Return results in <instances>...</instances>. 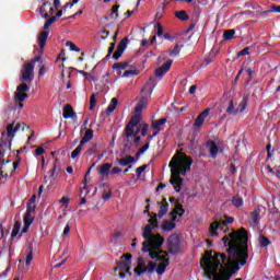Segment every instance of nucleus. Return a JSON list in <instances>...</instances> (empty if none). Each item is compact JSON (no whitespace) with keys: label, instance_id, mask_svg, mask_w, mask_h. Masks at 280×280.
<instances>
[{"label":"nucleus","instance_id":"obj_1","mask_svg":"<svg viewBox=\"0 0 280 280\" xmlns=\"http://www.w3.org/2000/svg\"><path fill=\"white\" fill-rule=\"evenodd\" d=\"M226 254L208 250L201 259V268L209 280H231L240 266L248 264V232L242 228L222 237Z\"/></svg>","mask_w":280,"mask_h":280},{"label":"nucleus","instance_id":"obj_2","mask_svg":"<svg viewBox=\"0 0 280 280\" xmlns=\"http://www.w3.org/2000/svg\"><path fill=\"white\" fill-rule=\"evenodd\" d=\"M191 165H194V160L185 153H177L172 158L168 164L171 168L170 183L173 185L176 194H180L183 189L184 179L180 176H185L187 172H191Z\"/></svg>","mask_w":280,"mask_h":280},{"label":"nucleus","instance_id":"obj_3","mask_svg":"<svg viewBox=\"0 0 280 280\" xmlns=\"http://www.w3.org/2000/svg\"><path fill=\"white\" fill-rule=\"evenodd\" d=\"M165 244V238L161 234L152 235L150 240L142 243V253H149L151 259L161 261L167 257L168 253L161 249V246Z\"/></svg>","mask_w":280,"mask_h":280},{"label":"nucleus","instance_id":"obj_4","mask_svg":"<svg viewBox=\"0 0 280 280\" xmlns=\"http://www.w3.org/2000/svg\"><path fill=\"white\" fill-rule=\"evenodd\" d=\"M36 62H40V57H35L33 60L24 65L21 78L22 82H32V80H34V65H36Z\"/></svg>","mask_w":280,"mask_h":280},{"label":"nucleus","instance_id":"obj_5","mask_svg":"<svg viewBox=\"0 0 280 280\" xmlns=\"http://www.w3.org/2000/svg\"><path fill=\"white\" fill-rule=\"evenodd\" d=\"M224 218V221H214L210 224V237H218V231H224V226H226V224H233V222L235 221L233 217L225 215Z\"/></svg>","mask_w":280,"mask_h":280},{"label":"nucleus","instance_id":"obj_6","mask_svg":"<svg viewBox=\"0 0 280 280\" xmlns=\"http://www.w3.org/2000/svg\"><path fill=\"white\" fill-rule=\"evenodd\" d=\"M120 261L118 262L116 270H120V272H127L129 277H132L130 272V259H132V254H125L120 257Z\"/></svg>","mask_w":280,"mask_h":280},{"label":"nucleus","instance_id":"obj_7","mask_svg":"<svg viewBox=\"0 0 280 280\" xmlns=\"http://www.w3.org/2000/svg\"><path fill=\"white\" fill-rule=\"evenodd\" d=\"M168 255H176L180 250V240L177 234H173L168 237Z\"/></svg>","mask_w":280,"mask_h":280},{"label":"nucleus","instance_id":"obj_8","mask_svg":"<svg viewBox=\"0 0 280 280\" xmlns=\"http://www.w3.org/2000/svg\"><path fill=\"white\" fill-rule=\"evenodd\" d=\"M142 115L135 114L127 126L125 127V130H127V137H130L132 135V128H136V126H139L141 124Z\"/></svg>","mask_w":280,"mask_h":280},{"label":"nucleus","instance_id":"obj_9","mask_svg":"<svg viewBox=\"0 0 280 280\" xmlns=\"http://www.w3.org/2000/svg\"><path fill=\"white\" fill-rule=\"evenodd\" d=\"M26 127H27L26 124H21V122L16 124L15 126H14V122L9 124L7 126V135L8 137H10V139H12L14 135H16V132H19L20 130L22 131L25 130Z\"/></svg>","mask_w":280,"mask_h":280},{"label":"nucleus","instance_id":"obj_10","mask_svg":"<svg viewBox=\"0 0 280 280\" xmlns=\"http://www.w3.org/2000/svg\"><path fill=\"white\" fill-rule=\"evenodd\" d=\"M209 113H211V108H206L203 112H201L194 122V128H202L205 125V119L209 117Z\"/></svg>","mask_w":280,"mask_h":280},{"label":"nucleus","instance_id":"obj_11","mask_svg":"<svg viewBox=\"0 0 280 280\" xmlns=\"http://www.w3.org/2000/svg\"><path fill=\"white\" fill-rule=\"evenodd\" d=\"M165 124H167V118H161L159 120L152 121L151 130L153 131V137L159 136L161 130H163V128H161V126H165Z\"/></svg>","mask_w":280,"mask_h":280},{"label":"nucleus","instance_id":"obj_12","mask_svg":"<svg viewBox=\"0 0 280 280\" xmlns=\"http://www.w3.org/2000/svg\"><path fill=\"white\" fill-rule=\"evenodd\" d=\"M172 60H167L162 67L155 70V78H163L172 69Z\"/></svg>","mask_w":280,"mask_h":280},{"label":"nucleus","instance_id":"obj_13","mask_svg":"<svg viewBox=\"0 0 280 280\" xmlns=\"http://www.w3.org/2000/svg\"><path fill=\"white\" fill-rule=\"evenodd\" d=\"M63 119H75L78 114L73 110V107L70 104L63 106Z\"/></svg>","mask_w":280,"mask_h":280},{"label":"nucleus","instance_id":"obj_14","mask_svg":"<svg viewBox=\"0 0 280 280\" xmlns=\"http://www.w3.org/2000/svg\"><path fill=\"white\" fill-rule=\"evenodd\" d=\"M160 210L158 212V218H163L167 214V211L170 210V203H167V199L163 198L162 202H158Z\"/></svg>","mask_w":280,"mask_h":280},{"label":"nucleus","instance_id":"obj_15","mask_svg":"<svg viewBox=\"0 0 280 280\" xmlns=\"http://www.w3.org/2000/svg\"><path fill=\"white\" fill-rule=\"evenodd\" d=\"M47 38H49V32L44 31L39 33L37 37V43L39 45V49L43 51L45 49V45H47Z\"/></svg>","mask_w":280,"mask_h":280},{"label":"nucleus","instance_id":"obj_16","mask_svg":"<svg viewBox=\"0 0 280 280\" xmlns=\"http://www.w3.org/2000/svg\"><path fill=\"white\" fill-rule=\"evenodd\" d=\"M147 106H148V98L145 96H142L139 103L135 107V114L142 115L143 108H145Z\"/></svg>","mask_w":280,"mask_h":280},{"label":"nucleus","instance_id":"obj_17","mask_svg":"<svg viewBox=\"0 0 280 280\" xmlns=\"http://www.w3.org/2000/svg\"><path fill=\"white\" fill-rule=\"evenodd\" d=\"M135 161H137V159H135V156H132V155H126L122 159H117V163H118V165H120V167H126V166L135 163Z\"/></svg>","mask_w":280,"mask_h":280},{"label":"nucleus","instance_id":"obj_18","mask_svg":"<svg viewBox=\"0 0 280 280\" xmlns=\"http://www.w3.org/2000/svg\"><path fill=\"white\" fill-rule=\"evenodd\" d=\"M175 222H176V215H174L171 221H164L162 223V229L167 233H170V231H174V229H176Z\"/></svg>","mask_w":280,"mask_h":280},{"label":"nucleus","instance_id":"obj_19","mask_svg":"<svg viewBox=\"0 0 280 280\" xmlns=\"http://www.w3.org/2000/svg\"><path fill=\"white\" fill-rule=\"evenodd\" d=\"M161 261H163V262L159 264L158 267H156V273L158 275H163L165 272V270L167 269V267L170 266V259L168 258L165 257Z\"/></svg>","mask_w":280,"mask_h":280},{"label":"nucleus","instance_id":"obj_20","mask_svg":"<svg viewBox=\"0 0 280 280\" xmlns=\"http://www.w3.org/2000/svg\"><path fill=\"white\" fill-rule=\"evenodd\" d=\"M209 152L211 155V159H215L218 156V152H220V149L218 148V144L215 141L208 142Z\"/></svg>","mask_w":280,"mask_h":280},{"label":"nucleus","instance_id":"obj_21","mask_svg":"<svg viewBox=\"0 0 280 280\" xmlns=\"http://www.w3.org/2000/svg\"><path fill=\"white\" fill-rule=\"evenodd\" d=\"M171 214L173 215V218H174V215H178L179 218H183V215L185 214V209H183V205H180V202L176 201L175 208L171 212Z\"/></svg>","mask_w":280,"mask_h":280},{"label":"nucleus","instance_id":"obj_22","mask_svg":"<svg viewBox=\"0 0 280 280\" xmlns=\"http://www.w3.org/2000/svg\"><path fill=\"white\" fill-rule=\"evenodd\" d=\"M154 270H156V264H154L153 261H149L148 266L140 272H138V277H141V275H145V272H148V275H152Z\"/></svg>","mask_w":280,"mask_h":280},{"label":"nucleus","instance_id":"obj_23","mask_svg":"<svg viewBox=\"0 0 280 280\" xmlns=\"http://www.w3.org/2000/svg\"><path fill=\"white\" fill-rule=\"evenodd\" d=\"M128 68V62H117L112 66V69L116 71L117 75H121V71Z\"/></svg>","mask_w":280,"mask_h":280},{"label":"nucleus","instance_id":"obj_24","mask_svg":"<svg viewBox=\"0 0 280 280\" xmlns=\"http://www.w3.org/2000/svg\"><path fill=\"white\" fill-rule=\"evenodd\" d=\"M153 229L154 228L151 224H147L144 226L142 237H143V240H145V242H148V240L152 238V235H155V234H152Z\"/></svg>","mask_w":280,"mask_h":280},{"label":"nucleus","instance_id":"obj_25","mask_svg":"<svg viewBox=\"0 0 280 280\" xmlns=\"http://www.w3.org/2000/svg\"><path fill=\"white\" fill-rule=\"evenodd\" d=\"M117 104H119V101L116 97L112 98L108 107L105 110V115H110V113H115V109L117 108Z\"/></svg>","mask_w":280,"mask_h":280},{"label":"nucleus","instance_id":"obj_26","mask_svg":"<svg viewBox=\"0 0 280 280\" xmlns=\"http://www.w3.org/2000/svg\"><path fill=\"white\" fill-rule=\"evenodd\" d=\"M233 207L240 209V207H244V199L240 195H235L231 200Z\"/></svg>","mask_w":280,"mask_h":280},{"label":"nucleus","instance_id":"obj_27","mask_svg":"<svg viewBox=\"0 0 280 280\" xmlns=\"http://www.w3.org/2000/svg\"><path fill=\"white\" fill-rule=\"evenodd\" d=\"M60 174V165L54 164L52 170L50 171V176L51 180H58V176Z\"/></svg>","mask_w":280,"mask_h":280},{"label":"nucleus","instance_id":"obj_28","mask_svg":"<svg viewBox=\"0 0 280 280\" xmlns=\"http://www.w3.org/2000/svg\"><path fill=\"white\" fill-rule=\"evenodd\" d=\"M110 167H113V164L110 163L103 164L100 168V174L102 176H108L110 174Z\"/></svg>","mask_w":280,"mask_h":280},{"label":"nucleus","instance_id":"obj_29","mask_svg":"<svg viewBox=\"0 0 280 280\" xmlns=\"http://www.w3.org/2000/svg\"><path fill=\"white\" fill-rule=\"evenodd\" d=\"M34 220H35V217H32V206H28L26 208V212L24 215V223L30 222V224H32V222H34Z\"/></svg>","mask_w":280,"mask_h":280},{"label":"nucleus","instance_id":"obj_30","mask_svg":"<svg viewBox=\"0 0 280 280\" xmlns=\"http://www.w3.org/2000/svg\"><path fill=\"white\" fill-rule=\"evenodd\" d=\"M258 242H259L260 248H266L267 246H270V240L266 237L264 234L259 235Z\"/></svg>","mask_w":280,"mask_h":280},{"label":"nucleus","instance_id":"obj_31","mask_svg":"<svg viewBox=\"0 0 280 280\" xmlns=\"http://www.w3.org/2000/svg\"><path fill=\"white\" fill-rule=\"evenodd\" d=\"M175 16L179 21H189V15H187V11H185V10L176 11Z\"/></svg>","mask_w":280,"mask_h":280},{"label":"nucleus","instance_id":"obj_32","mask_svg":"<svg viewBox=\"0 0 280 280\" xmlns=\"http://www.w3.org/2000/svg\"><path fill=\"white\" fill-rule=\"evenodd\" d=\"M246 106H248V96H245L242 102L238 104L236 110L240 113H244L246 110Z\"/></svg>","mask_w":280,"mask_h":280},{"label":"nucleus","instance_id":"obj_33","mask_svg":"<svg viewBox=\"0 0 280 280\" xmlns=\"http://www.w3.org/2000/svg\"><path fill=\"white\" fill-rule=\"evenodd\" d=\"M145 268V260L141 257L138 258V266L135 269L136 275H139L141 270H144Z\"/></svg>","mask_w":280,"mask_h":280},{"label":"nucleus","instance_id":"obj_34","mask_svg":"<svg viewBox=\"0 0 280 280\" xmlns=\"http://www.w3.org/2000/svg\"><path fill=\"white\" fill-rule=\"evenodd\" d=\"M226 113L228 115H238V110L235 109V104L233 103V100L230 101Z\"/></svg>","mask_w":280,"mask_h":280},{"label":"nucleus","instance_id":"obj_35","mask_svg":"<svg viewBox=\"0 0 280 280\" xmlns=\"http://www.w3.org/2000/svg\"><path fill=\"white\" fill-rule=\"evenodd\" d=\"M139 132H141V127H138L137 130L132 129V133L129 136L127 133V129H125V138L130 143V139H132V137H138Z\"/></svg>","mask_w":280,"mask_h":280},{"label":"nucleus","instance_id":"obj_36","mask_svg":"<svg viewBox=\"0 0 280 280\" xmlns=\"http://www.w3.org/2000/svg\"><path fill=\"white\" fill-rule=\"evenodd\" d=\"M21 232V223L19 221H15L12 233H11V238L14 240L16 235Z\"/></svg>","mask_w":280,"mask_h":280},{"label":"nucleus","instance_id":"obj_37","mask_svg":"<svg viewBox=\"0 0 280 280\" xmlns=\"http://www.w3.org/2000/svg\"><path fill=\"white\" fill-rule=\"evenodd\" d=\"M249 219L253 224H259V211L255 210L250 212Z\"/></svg>","mask_w":280,"mask_h":280},{"label":"nucleus","instance_id":"obj_38","mask_svg":"<svg viewBox=\"0 0 280 280\" xmlns=\"http://www.w3.org/2000/svg\"><path fill=\"white\" fill-rule=\"evenodd\" d=\"M233 36H235V30H226L223 33L224 40H233Z\"/></svg>","mask_w":280,"mask_h":280},{"label":"nucleus","instance_id":"obj_39","mask_svg":"<svg viewBox=\"0 0 280 280\" xmlns=\"http://www.w3.org/2000/svg\"><path fill=\"white\" fill-rule=\"evenodd\" d=\"M180 54V45L176 44L173 49L168 50V56L171 58H176Z\"/></svg>","mask_w":280,"mask_h":280},{"label":"nucleus","instance_id":"obj_40","mask_svg":"<svg viewBox=\"0 0 280 280\" xmlns=\"http://www.w3.org/2000/svg\"><path fill=\"white\" fill-rule=\"evenodd\" d=\"M32 259H34V252L32 249V246L28 247V253L26 255L25 265L32 266Z\"/></svg>","mask_w":280,"mask_h":280},{"label":"nucleus","instance_id":"obj_41","mask_svg":"<svg viewBox=\"0 0 280 280\" xmlns=\"http://www.w3.org/2000/svg\"><path fill=\"white\" fill-rule=\"evenodd\" d=\"M132 139H130V142L127 140V142L124 145V154H132Z\"/></svg>","mask_w":280,"mask_h":280},{"label":"nucleus","instance_id":"obj_42","mask_svg":"<svg viewBox=\"0 0 280 280\" xmlns=\"http://www.w3.org/2000/svg\"><path fill=\"white\" fill-rule=\"evenodd\" d=\"M128 43H129L128 37L122 38L118 44L117 49H119L120 51H126V47H128Z\"/></svg>","mask_w":280,"mask_h":280},{"label":"nucleus","instance_id":"obj_43","mask_svg":"<svg viewBox=\"0 0 280 280\" xmlns=\"http://www.w3.org/2000/svg\"><path fill=\"white\" fill-rule=\"evenodd\" d=\"M27 97H28L27 93H23V92L15 93L16 102L23 103V102H25V100H27Z\"/></svg>","mask_w":280,"mask_h":280},{"label":"nucleus","instance_id":"obj_44","mask_svg":"<svg viewBox=\"0 0 280 280\" xmlns=\"http://www.w3.org/2000/svg\"><path fill=\"white\" fill-rule=\"evenodd\" d=\"M56 21H58V19H56V16H51L50 19H48L46 21V23L44 24V30L47 31L50 26L54 25V23H56Z\"/></svg>","mask_w":280,"mask_h":280},{"label":"nucleus","instance_id":"obj_45","mask_svg":"<svg viewBox=\"0 0 280 280\" xmlns=\"http://www.w3.org/2000/svg\"><path fill=\"white\" fill-rule=\"evenodd\" d=\"M49 5H51V2H44L39 8V14H45L49 12Z\"/></svg>","mask_w":280,"mask_h":280},{"label":"nucleus","instance_id":"obj_46","mask_svg":"<svg viewBox=\"0 0 280 280\" xmlns=\"http://www.w3.org/2000/svg\"><path fill=\"white\" fill-rule=\"evenodd\" d=\"M148 170V164H144L138 168H136L137 178H141V174H143Z\"/></svg>","mask_w":280,"mask_h":280},{"label":"nucleus","instance_id":"obj_47","mask_svg":"<svg viewBox=\"0 0 280 280\" xmlns=\"http://www.w3.org/2000/svg\"><path fill=\"white\" fill-rule=\"evenodd\" d=\"M18 93H27L30 91V86L27 83H22L16 88Z\"/></svg>","mask_w":280,"mask_h":280},{"label":"nucleus","instance_id":"obj_48","mask_svg":"<svg viewBox=\"0 0 280 280\" xmlns=\"http://www.w3.org/2000/svg\"><path fill=\"white\" fill-rule=\"evenodd\" d=\"M271 12H276L277 14H280V5H277V4L271 5L269 10L264 11V14H270Z\"/></svg>","mask_w":280,"mask_h":280},{"label":"nucleus","instance_id":"obj_49","mask_svg":"<svg viewBox=\"0 0 280 280\" xmlns=\"http://www.w3.org/2000/svg\"><path fill=\"white\" fill-rule=\"evenodd\" d=\"M130 75H139L138 70H127L122 73L121 78H130Z\"/></svg>","mask_w":280,"mask_h":280},{"label":"nucleus","instance_id":"obj_50","mask_svg":"<svg viewBox=\"0 0 280 280\" xmlns=\"http://www.w3.org/2000/svg\"><path fill=\"white\" fill-rule=\"evenodd\" d=\"M149 224L154 229H159V220L156 219V214L154 218L149 219Z\"/></svg>","mask_w":280,"mask_h":280},{"label":"nucleus","instance_id":"obj_51","mask_svg":"<svg viewBox=\"0 0 280 280\" xmlns=\"http://www.w3.org/2000/svg\"><path fill=\"white\" fill-rule=\"evenodd\" d=\"M97 104V98L95 96V94H92L90 97V110H93V108H95Z\"/></svg>","mask_w":280,"mask_h":280},{"label":"nucleus","instance_id":"obj_52","mask_svg":"<svg viewBox=\"0 0 280 280\" xmlns=\"http://www.w3.org/2000/svg\"><path fill=\"white\" fill-rule=\"evenodd\" d=\"M66 47H70V51L80 52V48L75 46V44H73L72 42H67Z\"/></svg>","mask_w":280,"mask_h":280},{"label":"nucleus","instance_id":"obj_53","mask_svg":"<svg viewBox=\"0 0 280 280\" xmlns=\"http://www.w3.org/2000/svg\"><path fill=\"white\" fill-rule=\"evenodd\" d=\"M83 139L91 141V139H93V129H86Z\"/></svg>","mask_w":280,"mask_h":280},{"label":"nucleus","instance_id":"obj_54","mask_svg":"<svg viewBox=\"0 0 280 280\" xmlns=\"http://www.w3.org/2000/svg\"><path fill=\"white\" fill-rule=\"evenodd\" d=\"M115 15V19H119V4H116L112 8V16Z\"/></svg>","mask_w":280,"mask_h":280},{"label":"nucleus","instance_id":"obj_55","mask_svg":"<svg viewBox=\"0 0 280 280\" xmlns=\"http://www.w3.org/2000/svg\"><path fill=\"white\" fill-rule=\"evenodd\" d=\"M148 130H150V125H149V124L142 125V128H141V136H142V137H148Z\"/></svg>","mask_w":280,"mask_h":280},{"label":"nucleus","instance_id":"obj_56","mask_svg":"<svg viewBox=\"0 0 280 280\" xmlns=\"http://www.w3.org/2000/svg\"><path fill=\"white\" fill-rule=\"evenodd\" d=\"M124 56V50H119V48H117V50L114 52L113 55V59L114 60H119V58Z\"/></svg>","mask_w":280,"mask_h":280},{"label":"nucleus","instance_id":"obj_57","mask_svg":"<svg viewBox=\"0 0 280 280\" xmlns=\"http://www.w3.org/2000/svg\"><path fill=\"white\" fill-rule=\"evenodd\" d=\"M113 51H115V43H112L110 45H109V48H108V50H107V55H106V59H108V58H110V56H113Z\"/></svg>","mask_w":280,"mask_h":280},{"label":"nucleus","instance_id":"obj_58","mask_svg":"<svg viewBox=\"0 0 280 280\" xmlns=\"http://www.w3.org/2000/svg\"><path fill=\"white\" fill-rule=\"evenodd\" d=\"M249 54H250V48L249 47H245L244 49L238 51L237 56H248Z\"/></svg>","mask_w":280,"mask_h":280},{"label":"nucleus","instance_id":"obj_59","mask_svg":"<svg viewBox=\"0 0 280 280\" xmlns=\"http://www.w3.org/2000/svg\"><path fill=\"white\" fill-rule=\"evenodd\" d=\"M80 152H82V149L77 147L71 153V159H75L80 154Z\"/></svg>","mask_w":280,"mask_h":280},{"label":"nucleus","instance_id":"obj_60","mask_svg":"<svg viewBox=\"0 0 280 280\" xmlns=\"http://www.w3.org/2000/svg\"><path fill=\"white\" fill-rule=\"evenodd\" d=\"M150 149V142H147L142 148H140L138 151H139V154H143L144 152H147V150Z\"/></svg>","mask_w":280,"mask_h":280},{"label":"nucleus","instance_id":"obj_61","mask_svg":"<svg viewBox=\"0 0 280 280\" xmlns=\"http://www.w3.org/2000/svg\"><path fill=\"white\" fill-rule=\"evenodd\" d=\"M121 237V232H116L110 236L112 242H117Z\"/></svg>","mask_w":280,"mask_h":280},{"label":"nucleus","instance_id":"obj_62","mask_svg":"<svg viewBox=\"0 0 280 280\" xmlns=\"http://www.w3.org/2000/svg\"><path fill=\"white\" fill-rule=\"evenodd\" d=\"M20 164H21V156L16 155V161L13 162V171H16Z\"/></svg>","mask_w":280,"mask_h":280},{"label":"nucleus","instance_id":"obj_63","mask_svg":"<svg viewBox=\"0 0 280 280\" xmlns=\"http://www.w3.org/2000/svg\"><path fill=\"white\" fill-rule=\"evenodd\" d=\"M156 27H158V32H156L158 36L159 37L163 36V25H161V23H158Z\"/></svg>","mask_w":280,"mask_h":280},{"label":"nucleus","instance_id":"obj_64","mask_svg":"<svg viewBox=\"0 0 280 280\" xmlns=\"http://www.w3.org/2000/svg\"><path fill=\"white\" fill-rule=\"evenodd\" d=\"M113 197V192L109 190L107 192L103 194V200H110V198Z\"/></svg>","mask_w":280,"mask_h":280}]
</instances>
